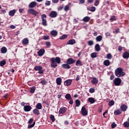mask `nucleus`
Segmentation results:
<instances>
[{
	"mask_svg": "<svg viewBox=\"0 0 129 129\" xmlns=\"http://www.w3.org/2000/svg\"><path fill=\"white\" fill-rule=\"evenodd\" d=\"M33 121H34V119L31 118L28 120V123L31 124Z\"/></svg>",
	"mask_w": 129,
	"mask_h": 129,
	"instance_id": "obj_58",
	"label": "nucleus"
},
{
	"mask_svg": "<svg viewBox=\"0 0 129 129\" xmlns=\"http://www.w3.org/2000/svg\"><path fill=\"white\" fill-rule=\"evenodd\" d=\"M33 112L34 114H36V115H39L40 114V111H39V109L35 108L33 110Z\"/></svg>",
	"mask_w": 129,
	"mask_h": 129,
	"instance_id": "obj_27",
	"label": "nucleus"
},
{
	"mask_svg": "<svg viewBox=\"0 0 129 129\" xmlns=\"http://www.w3.org/2000/svg\"><path fill=\"white\" fill-rule=\"evenodd\" d=\"M122 46H118V51H122Z\"/></svg>",
	"mask_w": 129,
	"mask_h": 129,
	"instance_id": "obj_60",
	"label": "nucleus"
},
{
	"mask_svg": "<svg viewBox=\"0 0 129 129\" xmlns=\"http://www.w3.org/2000/svg\"><path fill=\"white\" fill-rule=\"evenodd\" d=\"M80 76H79V75H77L76 79V81H78V80H80Z\"/></svg>",
	"mask_w": 129,
	"mask_h": 129,
	"instance_id": "obj_63",
	"label": "nucleus"
},
{
	"mask_svg": "<svg viewBox=\"0 0 129 129\" xmlns=\"http://www.w3.org/2000/svg\"><path fill=\"white\" fill-rule=\"evenodd\" d=\"M112 105H114V101L111 100L109 102L108 106H112Z\"/></svg>",
	"mask_w": 129,
	"mask_h": 129,
	"instance_id": "obj_43",
	"label": "nucleus"
},
{
	"mask_svg": "<svg viewBox=\"0 0 129 129\" xmlns=\"http://www.w3.org/2000/svg\"><path fill=\"white\" fill-rule=\"evenodd\" d=\"M110 21H111V22H113L114 21H116V17H115V16H114V15L112 16L110 18Z\"/></svg>",
	"mask_w": 129,
	"mask_h": 129,
	"instance_id": "obj_42",
	"label": "nucleus"
},
{
	"mask_svg": "<svg viewBox=\"0 0 129 129\" xmlns=\"http://www.w3.org/2000/svg\"><path fill=\"white\" fill-rule=\"evenodd\" d=\"M115 34H118L119 33V29H116L115 31Z\"/></svg>",
	"mask_w": 129,
	"mask_h": 129,
	"instance_id": "obj_64",
	"label": "nucleus"
},
{
	"mask_svg": "<svg viewBox=\"0 0 129 129\" xmlns=\"http://www.w3.org/2000/svg\"><path fill=\"white\" fill-rule=\"evenodd\" d=\"M113 83L115 86H119L121 83V79L119 78H116L114 80Z\"/></svg>",
	"mask_w": 129,
	"mask_h": 129,
	"instance_id": "obj_4",
	"label": "nucleus"
},
{
	"mask_svg": "<svg viewBox=\"0 0 129 129\" xmlns=\"http://www.w3.org/2000/svg\"><path fill=\"white\" fill-rule=\"evenodd\" d=\"M50 66L51 68H56L57 66H58V64H60L61 63V58L59 57H52L50 58Z\"/></svg>",
	"mask_w": 129,
	"mask_h": 129,
	"instance_id": "obj_1",
	"label": "nucleus"
},
{
	"mask_svg": "<svg viewBox=\"0 0 129 129\" xmlns=\"http://www.w3.org/2000/svg\"><path fill=\"white\" fill-rule=\"evenodd\" d=\"M111 126L112 128H114V127H116V124L115 123V122H113L111 124Z\"/></svg>",
	"mask_w": 129,
	"mask_h": 129,
	"instance_id": "obj_55",
	"label": "nucleus"
},
{
	"mask_svg": "<svg viewBox=\"0 0 129 129\" xmlns=\"http://www.w3.org/2000/svg\"><path fill=\"white\" fill-rule=\"evenodd\" d=\"M38 73H39V74H44V70H40L38 71Z\"/></svg>",
	"mask_w": 129,
	"mask_h": 129,
	"instance_id": "obj_56",
	"label": "nucleus"
},
{
	"mask_svg": "<svg viewBox=\"0 0 129 129\" xmlns=\"http://www.w3.org/2000/svg\"><path fill=\"white\" fill-rule=\"evenodd\" d=\"M28 13L30 15H33L34 17H37V15L39 14L38 12L36 11L34 9H29L28 10Z\"/></svg>",
	"mask_w": 129,
	"mask_h": 129,
	"instance_id": "obj_5",
	"label": "nucleus"
},
{
	"mask_svg": "<svg viewBox=\"0 0 129 129\" xmlns=\"http://www.w3.org/2000/svg\"><path fill=\"white\" fill-rule=\"evenodd\" d=\"M95 51L97 52H99V51H100V45H99V44L97 43L95 45Z\"/></svg>",
	"mask_w": 129,
	"mask_h": 129,
	"instance_id": "obj_25",
	"label": "nucleus"
},
{
	"mask_svg": "<svg viewBox=\"0 0 129 129\" xmlns=\"http://www.w3.org/2000/svg\"><path fill=\"white\" fill-rule=\"evenodd\" d=\"M97 56V53L96 52H93L91 54V58H96Z\"/></svg>",
	"mask_w": 129,
	"mask_h": 129,
	"instance_id": "obj_41",
	"label": "nucleus"
},
{
	"mask_svg": "<svg viewBox=\"0 0 129 129\" xmlns=\"http://www.w3.org/2000/svg\"><path fill=\"white\" fill-rule=\"evenodd\" d=\"M67 38H68V35H67V34H63L59 37V39L65 40V39H67Z\"/></svg>",
	"mask_w": 129,
	"mask_h": 129,
	"instance_id": "obj_32",
	"label": "nucleus"
},
{
	"mask_svg": "<svg viewBox=\"0 0 129 129\" xmlns=\"http://www.w3.org/2000/svg\"><path fill=\"white\" fill-rule=\"evenodd\" d=\"M42 69H43V67L41 66H36L34 68V70L35 71H39V70H42Z\"/></svg>",
	"mask_w": 129,
	"mask_h": 129,
	"instance_id": "obj_22",
	"label": "nucleus"
},
{
	"mask_svg": "<svg viewBox=\"0 0 129 129\" xmlns=\"http://www.w3.org/2000/svg\"><path fill=\"white\" fill-rule=\"evenodd\" d=\"M37 54L38 56H43L45 54V49L44 48L40 49L38 52Z\"/></svg>",
	"mask_w": 129,
	"mask_h": 129,
	"instance_id": "obj_13",
	"label": "nucleus"
},
{
	"mask_svg": "<svg viewBox=\"0 0 129 129\" xmlns=\"http://www.w3.org/2000/svg\"><path fill=\"white\" fill-rule=\"evenodd\" d=\"M7 51H8V49H7V47H3L1 48V52L3 54H5V53H7Z\"/></svg>",
	"mask_w": 129,
	"mask_h": 129,
	"instance_id": "obj_29",
	"label": "nucleus"
},
{
	"mask_svg": "<svg viewBox=\"0 0 129 129\" xmlns=\"http://www.w3.org/2000/svg\"><path fill=\"white\" fill-rule=\"evenodd\" d=\"M90 20V17H88V16L85 17L83 19V22H85L86 23H87V22H89Z\"/></svg>",
	"mask_w": 129,
	"mask_h": 129,
	"instance_id": "obj_30",
	"label": "nucleus"
},
{
	"mask_svg": "<svg viewBox=\"0 0 129 129\" xmlns=\"http://www.w3.org/2000/svg\"><path fill=\"white\" fill-rule=\"evenodd\" d=\"M71 83H72V80H67L64 82V85L66 86H70V85H71Z\"/></svg>",
	"mask_w": 129,
	"mask_h": 129,
	"instance_id": "obj_12",
	"label": "nucleus"
},
{
	"mask_svg": "<svg viewBox=\"0 0 129 129\" xmlns=\"http://www.w3.org/2000/svg\"><path fill=\"white\" fill-rule=\"evenodd\" d=\"M36 91V87H32L30 88V93H34Z\"/></svg>",
	"mask_w": 129,
	"mask_h": 129,
	"instance_id": "obj_39",
	"label": "nucleus"
},
{
	"mask_svg": "<svg viewBox=\"0 0 129 129\" xmlns=\"http://www.w3.org/2000/svg\"><path fill=\"white\" fill-rule=\"evenodd\" d=\"M6 63H7V61H6V60H2L0 61V66H1V67H3V66H5Z\"/></svg>",
	"mask_w": 129,
	"mask_h": 129,
	"instance_id": "obj_38",
	"label": "nucleus"
},
{
	"mask_svg": "<svg viewBox=\"0 0 129 129\" xmlns=\"http://www.w3.org/2000/svg\"><path fill=\"white\" fill-rule=\"evenodd\" d=\"M88 11H90V12H95L96 8L95 7H91L89 8H87Z\"/></svg>",
	"mask_w": 129,
	"mask_h": 129,
	"instance_id": "obj_33",
	"label": "nucleus"
},
{
	"mask_svg": "<svg viewBox=\"0 0 129 129\" xmlns=\"http://www.w3.org/2000/svg\"><path fill=\"white\" fill-rule=\"evenodd\" d=\"M74 44H76V40L75 39H70L67 43V45H74Z\"/></svg>",
	"mask_w": 129,
	"mask_h": 129,
	"instance_id": "obj_16",
	"label": "nucleus"
},
{
	"mask_svg": "<svg viewBox=\"0 0 129 129\" xmlns=\"http://www.w3.org/2000/svg\"><path fill=\"white\" fill-rule=\"evenodd\" d=\"M124 127H129V122L126 121L123 123Z\"/></svg>",
	"mask_w": 129,
	"mask_h": 129,
	"instance_id": "obj_45",
	"label": "nucleus"
},
{
	"mask_svg": "<svg viewBox=\"0 0 129 129\" xmlns=\"http://www.w3.org/2000/svg\"><path fill=\"white\" fill-rule=\"evenodd\" d=\"M98 5H99V1L96 0L94 3V6H95V7H97V6H98Z\"/></svg>",
	"mask_w": 129,
	"mask_h": 129,
	"instance_id": "obj_54",
	"label": "nucleus"
},
{
	"mask_svg": "<svg viewBox=\"0 0 129 129\" xmlns=\"http://www.w3.org/2000/svg\"><path fill=\"white\" fill-rule=\"evenodd\" d=\"M49 39H50V37L47 35V36H46V35H44L43 36V40H49Z\"/></svg>",
	"mask_w": 129,
	"mask_h": 129,
	"instance_id": "obj_53",
	"label": "nucleus"
},
{
	"mask_svg": "<svg viewBox=\"0 0 129 129\" xmlns=\"http://www.w3.org/2000/svg\"><path fill=\"white\" fill-rule=\"evenodd\" d=\"M29 44V39L25 38L22 40V45L27 46Z\"/></svg>",
	"mask_w": 129,
	"mask_h": 129,
	"instance_id": "obj_14",
	"label": "nucleus"
},
{
	"mask_svg": "<svg viewBox=\"0 0 129 129\" xmlns=\"http://www.w3.org/2000/svg\"><path fill=\"white\" fill-rule=\"evenodd\" d=\"M96 41L97 42H100L102 41V36L101 35H99L96 38Z\"/></svg>",
	"mask_w": 129,
	"mask_h": 129,
	"instance_id": "obj_31",
	"label": "nucleus"
},
{
	"mask_svg": "<svg viewBox=\"0 0 129 129\" xmlns=\"http://www.w3.org/2000/svg\"><path fill=\"white\" fill-rule=\"evenodd\" d=\"M120 109L121 112L123 111V112H124L126 111V110L127 109V106L124 104H122L120 106Z\"/></svg>",
	"mask_w": 129,
	"mask_h": 129,
	"instance_id": "obj_8",
	"label": "nucleus"
},
{
	"mask_svg": "<svg viewBox=\"0 0 129 129\" xmlns=\"http://www.w3.org/2000/svg\"><path fill=\"white\" fill-rule=\"evenodd\" d=\"M89 92L90 93H94V92H95V89L93 88H91L89 89Z\"/></svg>",
	"mask_w": 129,
	"mask_h": 129,
	"instance_id": "obj_48",
	"label": "nucleus"
},
{
	"mask_svg": "<svg viewBox=\"0 0 129 129\" xmlns=\"http://www.w3.org/2000/svg\"><path fill=\"white\" fill-rule=\"evenodd\" d=\"M78 65H80V66H83V63L81 62V60H78L76 61V66H78Z\"/></svg>",
	"mask_w": 129,
	"mask_h": 129,
	"instance_id": "obj_34",
	"label": "nucleus"
},
{
	"mask_svg": "<svg viewBox=\"0 0 129 129\" xmlns=\"http://www.w3.org/2000/svg\"><path fill=\"white\" fill-rule=\"evenodd\" d=\"M80 4L83 5V4H85V0H79Z\"/></svg>",
	"mask_w": 129,
	"mask_h": 129,
	"instance_id": "obj_57",
	"label": "nucleus"
},
{
	"mask_svg": "<svg viewBox=\"0 0 129 129\" xmlns=\"http://www.w3.org/2000/svg\"><path fill=\"white\" fill-rule=\"evenodd\" d=\"M52 2L53 4H57L59 2V0H52Z\"/></svg>",
	"mask_w": 129,
	"mask_h": 129,
	"instance_id": "obj_61",
	"label": "nucleus"
},
{
	"mask_svg": "<svg viewBox=\"0 0 129 129\" xmlns=\"http://www.w3.org/2000/svg\"><path fill=\"white\" fill-rule=\"evenodd\" d=\"M67 111V109L65 107H60L58 111L59 114H65Z\"/></svg>",
	"mask_w": 129,
	"mask_h": 129,
	"instance_id": "obj_7",
	"label": "nucleus"
},
{
	"mask_svg": "<svg viewBox=\"0 0 129 129\" xmlns=\"http://www.w3.org/2000/svg\"><path fill=\"white\" fill-rule=\"evenodd\" d=\"M37 6V3L36 2H32L29 5V8H33Z\"/></svg>",
	"mask_w": 129,
	"mask_h": 129,
	"instance_id": "obj_17",
	"label": "nucleus"
},
{
	"mask_svg": "<svg viewBox=\"0 0 129 129\" xmlns=\"http://www.w3.org/2000/svg\"><path fill=\"white\" fill-rule=\"evenodd\" d=\"M106 58L107 59H109V60H110V59L112 58V55H111V53H108L107 54Z\"/></svg>",
	"mask_w": 129,
	"mask_h": 129,
	"instance_id": "obj_46",
	"label": "nucleus"
},
{
	"mask_svg": "<svg viewBox=\"0 0 129 129\" xmlns=\"http://www.w3.org/2000/svg\"><path fill=\"white\" fill-rule=\"evenodd\" d=\"M65 98H66L67 100H70L72 98L71 97V95L70 94H67L65 96Z\"/></svg>",
	"mask_w": 129,
	"mask_h": 129,
	"instance_id": "obj_37",
	"label": "nucleus"
},
{
	"mask_svg": "<svg viewBox=\"0 0 129 129\" xmlns=\"http://www.w3.org/2000/svg\"><path fill=\"white\" fill-rule=\"evenodd\" d=\"M64 11L65 12H68V11H69V6L68 5L66 6L64 8Z\"/></svg>",
	"mask_w": 129,
	"mask_h": 129,
	"instance_id": "obj_52",
	"label": "nucleus"
},
{
	"mask_svg": "<svg viewBox=\"0 0 129 129\" xmlns=\"http://www.w3.org/2000/svg\"><path fill=\"white\" fill-rule=\"evenodd\" d=\"M88 101L91 104L94 103L95 102V99L94 98H89Z\"/></svg>",
	"mask_w": 129,
	"mask_h": 129,
	"instance_id": "obj_35",
	"label": "nucleus"
},
{
	"mask_svg": "<svg viewBox=\"0 0 129 129\" xmlns=\"http://www.w3.org/2000/svg\"><path fill=\"white\" fill-rule=\"evenodd\" d=\"M56 84L57 85H61L62 83V79L61 78H57L56 80Z\"/></svg>",
	"mask_w": 129,
	"mask_h": 129,
	"instance_id": "obj_23",
	"label": "nucleus"
},
{
	"mask_svg": "<svg viewBox=\"0 0 129 129\" xmlns=\"http://www.w3.org/2000/svg\"><path fill=\"white\" fill-rule=\"evenodd\" d=\"M122 57H123V58H124V59H128V58H129V52H127V51L124 52L123 53Z\"/></svg>",
	"mask_w": 129,
	"mask_h": 129,
	"instance_id": "obj_18",
	"label": "nucleus"
},
{
	"mask_svg": "<svg viewBox=\"0 0 129 129\" xmlns=\"http://www.w3.org/2000/svg\"><path fill=\"white\" fill-rule=\"evenodd\" d=\"M110 80H113L114 79V75H111L110 78Z\"/></svg>",
	"mask_w": 129,
	"mask_h": 129,
	"instance_id": "obj_62",
	"label": "nucleus"
},
{
	"mask_svg": "<svg viewBox=\"0 0 129 129\" xmlns=\"http://www.w3.org/2000/svg\"><path fill=\"white\" fill-rule=\"evenodd\" d=\"M81 114L84 116H86L88 114V111L86 110V108L85 106H83L81 109Z\"/></svg>",
	"mask_w": 129,
	"mask_h": 129,
	"instance_id": "obj_6",
	"label": "nucleus"
},
{
	"mask_svg": "<svg viewBox=\"0 0 129 129\" xmlns=\"http://www.w3.org/2000/svg\"><path fill=\"white\" fill-rule=\"evenodd\" d=\"M115 75L118 78L123 77L125 73L123 72V69L121 68H118L115 70Z\"/></svg>",
	"mask_w": 129,
	"mask_h": 129,
	"instance_id": "obj_2",
	"label": "nucleus"
},
{
	"mask_svg": "<svg viewBox=\"0 0 129 129\" xmlns=\"http://www.w3.org/2000/svg\"><path fill=\"white\" fill-rule=\"evenodd\" d=\"M61 67L63 68V69H70V68H71L70 64H69L67 62V63H63L61 65Z\"/></svg>",
	"mask_w": 129,
	"mask_h": 129,
	"instance_id": "obj_15",
	"label": "nucleus"
},
{
	"mask_svg": "<svg viewBox=\"0 0 129 129\" xmlns=\"http://www.w3.org/2000/svg\"><path fill=\"white\" fill-rule=\"evenodd\" d=\"M50 34L51 36H53V37H56V36L58 35V32L56 30H52L50 32Z\"/></svg>",
	"mask_w": 129,
	"mask_h": 129,
	"instance_id": "obj_20",
	"label": "nucleus"
},
{
	"mask_svg": "<svg viewBox=\"0 0 129 129\" xmlns=\"http://www.w3.org/2000/svg\"><path fill=\"white\" fill-rule=\"evenodd\" d=\"M40 83H41L42 85H46V84H47V81L45 80H42L40 81Z\"/></svg>",
	"mask_w": 129,
	"mask_h": 129,
	"instance_id": "obj_47",
	"label": "nucleus"
},
{
	"mask_svg": "<svg viewBox=\"0 0 129 129\" xmlns=\"http://www.w3.org/2000/svg\"><path fill=\"white\" fill-rule=\"evenodd\" d=\"M58 16V14L57 13V12L56 11H52L49 14V17L50 18H56Z\"/></svg>",
	"mask_w": 129,
	"mask_h": 129,
	"instance_id": "obj_10",
	"label": "nucleus"
},
{
	"mask_svg": "<svg viewBox=\"0 0 129 129\" xmlns=\"http://www.w3.org/2000/svg\"><path fill=\"white\" fill-rule=\"evenodd\" d=\"M45 6L49 7V6H51V1H46L45 3Z\"/></svg>",
	"mask_w": 129,
	"mask_h": 129,
	"instance_id": "obj_49",
	"label": "nucleus"
},
{
	"mask_svg": "<svg viewBox=\"0 0 129 129\" xmlns=\"http://www.w3.org/2000/svg\"><path fill=\"white\" fill-rule=\"evenodd\" d=\"M50 118L52 122H54L55 120H56V119L55 118V116L52 114L50 115Z\"/></svg>",
	"mask_w": 129,
	"mask_h": 129,
	"instance_id": "obj_40",
	"label": "nucleus"
},
{
	"mask_svg": "<svg viewBox=\"0 0 129 129\" xmlns=\"http://www.w3.org/2000/svg\"><path fill=\"white\" fill-rule=\"evenodd\" d=\"M35 124H36V122H34L33 124H30L28 126V128H32V127H34L35 126Z\"/></svg>",
	"mask_w": 129,
	"mask_h": 129,
	"instance_id": "obj_44",
	"label": "nucleus"
},
{
	"mask_svg": "<svg viewBox=\"0 0 129 129\" xmlns=\"http://www.w3.org/2000/svg\"><path fill=\"white\" fill-rule=\"evenodd\" d=\"M45 45L46 47H48V48H49V47H51V42H50V41H47L46 42Z\"/></svg>",
	"mask_w": 129,
	"mask_h": 129,
	"instance_id": "obj_50",
	"label": "nucleus"
},
{
	"mask_svg": "<svg viewBox=\"0 0 129 129\" xmlns=\"http://www.w3.org/2000/svg\"><path fill=\"white\" fill-rule=\"evenodd\" d=\"M75 103H76V107H78V106H80V104H81L80 100L78 99L76 100Z\"/></svg>",
	"mask_w": 129,
	"mask_h": 129,
	"instance_id": "obj_36",
	"label": "nucleus"
},
{
	"mask_svg": "<svg viewBox=\"0 0 129 129\" xmlns=\"http://www.w3.org/2000/svg\"><path fill=\"white\" fill-rule=\"evenodd\" d=\"M15 14H16V10H13L9 12V15L11 17H14L15 16Z\"/></svg>",
	"mask_w": 129,
	"mask_h": 129,
	"instance_id": "obj_26",
	"label": "nucleus"
},
{
	"mask_svg": "<svg viewBox=\"0 0 129 129\" xmlns=\"http://www.w3.org/2000/svg\"><path fill=\"white\" fill-rule=\"evenodd\" d=\"M31 109H32V107L30 105H25L24 107V110L26 112L31 111Z\"/></svg>",
	"mask_w": 129,
	"mask_h": 129,
	"instance_id": "obj_11",
	"label": "nucleus"
},
{
	"mask_svg": "<svg viewBox=\"0 0 129 129\" xmlns=\"http://www.w3.org/2000/svg\"><path fill=\"white\" fill-rule=\"evenodd\" d=\"M122 113V112L119 109H117L114 111V114L115 115H119V114H121Z\"/></svg>",
	"mask_w": 129,
	"mask_h": 129,
	"instance_id": "obj_19",
	"label": "nucleus"
},
{
	"mask_svg": "<svg viewBox=\"0 0 129 129\" xmlns=\"http://www.w3.org/2000/svg\"><path fill=\"white\" fill-rule=\"evenodd\" d=\"M75 62H76V60H75V59H73V58H69L67 60V63H68L69 65H71L72 64H74Z\"/></svg>",
	"mask_w": 129,
	"mask_h": 129,
	"instance_id": "obj_9",
	"label": "nucleus"
},
{
	"mask_svg": "<svg viewBox=\"0 0 129 129\" xmlns=\"http://www.w3.org/2000/svg\"><path fill=\"white\" fill-rule=\"evenodd\" d=\"M103 64L105 66H109V65H110V61L108 59L105 60L103 62Z\"/></svg>",
	"mask_w": 129,
	"mask_h": 129,
	"instance_id": "obj_24",
	"label": "nucleus"
},
{
	"mask_svg": "<svg viewBox=\"0 0 129 129\" xmlns=\"http://www.w3.org/2000/svg\"><path fill=\"white\" fill-rule=\"evenodd\" d=\"M91 82L92 84L96 85L98 83V80L95 77L93 78V79L91 81Z\"/></svg>",
	"mask_w": 129,
	"mask_h": 129,
	"instance_id": "obj_21",
	"label": "nucleus"
},
{
	"mask_svg": "<svg viewBox=\"0 0 129 129\" xmlns=\"http://www.w3.org/2000/svg\"><path fill=\"white\" fill-rule=\"evenodd\" d=\"M35 107L36 109H42V104H41V103H38Z\"/></svg>",
	"mask_w": 129,
	"mask_h": 129,
	"instance_id": "obj_28",
	"label": "nucleus"
},
{
	"mask_svg": "<svg viewBox=\"0 0 129 129\" xmlns=\"http://www.w3.org/2000/svg\"><path fill=\"white\" fill-rule=\"evenodd\" d=\"M46 18H47V15H46V14L41 15L42 25V26H44V27H46L48 25L47 24V20L46 19Z\"/></svg>",
	"mask_w": 129,
	"mask_h": 129,
	"instance_id": "obj_3",
	"label": "nucleus"
},
{
	"mask_svg": "<svg viewBox=\"0 0 129 129\" xmlns=\"http://www.w3.org/2000/svg\"><path fill=\"white\" fill-rule=\"evenodd\" d=\"M58 11H62L63 10V6H59L57 8Z\"/></svg>",
	"mask_w": 129,
	"mask_h": 129,
	"instance_id": "obj_59",
	"label": "nucleus"
},
{
	"mask_svg": "<svg viewBox=\"0 0 129 129\" xmlns=\"http://www.w3.org/2000/svg\"><path fill=\"white\" fill-rule=\"evenodd\" d=\"M88 44L89 46H92V45H93V44H94V42L92 40H89L88 42Z\"/></svg>",
	"mask_w": 129,
	"mask_h": 129,
	"instance_id": "obj_51",
	"label": "nucleus"
}]
</instances>
